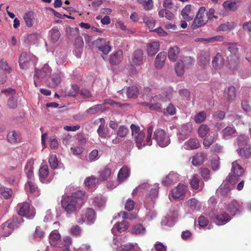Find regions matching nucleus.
I'll return each instance as SVG.
<instances>
[{
    "label": "nucleus",
    "instance_id": "1",
    "mask_svg": "<svg viewBox=\"0 0 251 251\" xmlns=\"http://www.w3.org/2000/svg\"><path fill=\"white\" fill-rule=\"evenodd\" d=\"M131 135L135 143L136 146L138 149H141L146 146L152 145L151 136L153 127L150 126L147 128V136L145 138V134L143 130H141L138 126L131 124L130 126Z\"/></svg>",
    "mask_w": 251,
    "mask_h": 251
},
{
    "label": "nucleus",
    "instance_id": "2",
    "mask_svg": "<svg viewBox=\"0 0 251 251\" xmlns=\"http://www.w3.org/2000/svg\"><path fill=\"white\" fill-rule=\"evenodd\" d=\"M85 192L77 191L70 196H65L61 200V206L68 214L74 212L77 207L81 206L84 202Z\"/></svg>",
    "mask_w": 251,
    "mask_h": 251
},
{
    "label": "nucleus",
    "instance_id": "3",
    "mask_svg": "<svg viewBox=\"0 0 251 251\" xmlns=\"http://www.w3.org/2000/svg\"><path fill=\"white\" fill-rule=\"evenodd\" d=\"M205 8L204 7L200 8L196 18L191 25L192 29H196L201 26L206 24L208 20H212L213 18L217 19L218 17L214 15L215 10L210 8L207 12V17H204Z\"/></svg>",
    "mask_w": 251,
    "mask_h": 251
},
{
    "label": "nucleus",
    "instance_id": "4",
    "mask_svg": "<svg viewBox=\"0 0 251 251\" xmlns=\"http://www.w3.org/2000/svg\"><path fill=\"white\" fill-rule=\"evenodd\" d=\"M208 216L218 226L224 225L231 219L230 216L226 211H222L216 212L214 209H212L209 212Z\"/></svg>",
    "mask_w": 251,
    "mask_h": 251
},
{
    "label": "nucleus",
    "instance_id": "5",
    "mask_svg": "<svg viewBox=\"0 0 251 251\" xmlns=\"http://www.w3.org/2000/svg\"><path fill=\"white\" fill-rule=\"evenodd\" d=\"M37 58L33 54L22 52L19 58V63L21 69L27 70L31 66L35 65Z\"/></svg>",
    "mask_w": 251,
    "mask_h": 251
},
{
    "label": "nucleus",
    "instance_id": "6",
    "mask_svg": "<svg viewBox=\"0 0 251 251\" xmlns=\"http://www.w3.org/2000/svg\"><path fill=\"white\" fill-rule=\"evenodd\" d=\"M19 216L25 217L27 219H32L35 215L34 207L27 202L19 203L17 206Z\"/></svg>",
    "mask_w": 251,
    "mask_h": 251
},
{
    "label": "nucleus",
    "instance_id": "7",
    "mask_svg": "<svg viewBox=\"0 0 251 251\" xmlns=\"http://www.w3.org/2000/svg\"><path fill=\"white\" fill-rule=\"evenodd\" d=\"M193 133V125L191 123H187L182 125L177 129L176 136L179 143L183 142L190 136Z\"/></svg>",
    "mask_w": 251,
    "mask_h": 251
},
{
    "label": "nucleus",
    "instance_id": "8",
    "mask_svg": "<svg viewBox=\"0 0 251 251\" xmlns=\"http://www.w3.org/2000/svg\"><path fill=\"white\" fill-rule=\"evenodd\" d=\"M153 138L157 144L162 148L167 147L171 142L169 135L162 129H157L155 130Z\"/></svg>",
    "mask_w": 251,
    "mask_h": 251
},
{
    "label": "nucleus",
    "instance_id": "9",
    "mask_svg": "<svg viewBox=\"0 0 251 251\" xmlns=\"http://www.w3.org/2000/svg\"><path fill=\"white\" fill-rule=\"evenodd\" d=\"M96 219V215L95 211L92 208H88L84 215L77 219V222L82 224L84 223L88 225L93 224Z\"/></svg>",
    "mask_w": 251,
    "mask_h": 251
},
{
    "label": "nucleus",
    "instance_id": "10",
    "mask_svg": "<svg viewBox=\"0 0 251 251\" xmlns=\"http://www.w3.org/2000/svg\"><path fill=\"white\" fill-rule=\"evenodd\" d=\"M1 93L10 97L7 101L9 108L15 109L17 107V99L15 90L11 88L5 89H2Z\"/></svg>",
    "mask_w": 251,
    "mask_h": 251
},
{
    "label": "nucleus",
    "instance_id": "11",
    "mask_svg": "<svg viewBox=\"0 0 251 251\" xmlns=\"http://www.w3.org/2000/svg\"><path fill=\"white\" fill-rule=\"evenodd\" d=\"M227 210L232 216L241 213L243 210V203L236 200H232L226 206Z\"/></svg>",
    "mask_w": 251,
    "mask_h": 251
},
{
    "label": "nucleus",
    "instance_id": "12",
    "mask_svg": "<svg viewBox=\"0 0 251 251\" xmlns=\"http://www.w3.org/2000/svg\"><path fill=\"white\" fill-rule=\"evenodd\" d=\"M187 191V185L179 183L176 187L172 190V196L175 200H183Z\"/></svg>",
    "mask_w": 251,
    "mask_h": 251
},
{
    "label": "nucleus",
    "instance_id": "13",
    "mask_svg": "<svg viewBox=\"0 0 251 251\" xmlns=\"http://www.w3.org/2000/svg\"><path fill=\"white\" fill-rule=\"evenodd\" d=\"M34 72V78L42 79L50 75L51 69L48 64H46L40 69L36 68Z\"/></svg>",
    "mask_w": 251,
    "mask_h": 251
},
{
    "label": "nucleus",
    "instance_id": "14",
    "mask_svg": "<svg viewBox=\"0 0 251 251\" xmlns=\"http://www.w3.org/2000/svg\"><path fill=\"white\" fill-rule=\"evenodd\" d=\"M176 220V213L175 211L170 212L163 218L161 222V224L162 226L171 227L174 225Z\"/></svg>",
    "mask_w": 251,
    "mask_h": 251
},
{
    "label": "nucleus",
    "instance_id": "15",
    "mask_svg": "<svg viewBox=\"0 0 251 251\" xmlns=\"http://www.w3.org/2000/svg\"><path fill=\"white\" fill-rule=\"evenodd\" d=\"M210 54L208 50H202L198 54V63L199 65L205 67L209 64Z\"/></svg>",
    "mask_w": 251,
    "mask_h": 251
},
{
    "label": "nucleus",
    "instance_id": "16",
    "mask_svg": "<svg viewBox=\"0 0 251 251\" xmlns=\"http://www.w3.org/2000/svg\"><path fill=\"white\" fill-rule=\"evenodd\" d=\"M179 176L174 172H170L162 180V184L165 186L170 185L179 181Z\"/></svg>",
    "mask_w": 251,
    "mask_h": 251
},
{
    "label": "nucleus",
    "instance_id": "17",
    "mask_svg": "<svg viewBox=\"0 0 251 251\" xmlns=\"http://www.w3.org/2000/svg\"><path fill=\"white\" fill-rule=\"evenodd\" d=\"M237 131L233 125L227 126L222 130V137L224 139L228 140L236 136Z\"/></svg>",
    "mask_w": 251,
    "mask_h": 251
},
{
    "label": "nucleus",
    "instance_id": "18",
    "mask_svg": "<svg viewBox=\"0 0 251 251\" xmlns=\"http://www.w3.org/2000/svg\"><path fill=\"white\" fill-rule=\"evenodd\" d=\"M25 189L27 193L32 194L35 197H38L40 195L39 190L34 181L28 180L25 185Z\"/></svg>",
    "mask_w": 251,
    "mask_h": 251
},
{
    "label": "nucleus",
    "instance_id": "19",
    "mask_svg": "<svg viewBox=\"0 0 251 251\" xmlns=\"http://www.w3.org/2000/svg\"><path fill=\"white\" fill-rule=\"evenodd\" d=\"M160 44L158 42H152L147 45V52L149 56H154L159 50Z\"/></svg>",
    "mask_w": 251,
    "mask_h": 251
},
{
    "label": "nucleus",
    "instance_id": "20",
    "mask_svg": "<svg viewBox=\"0 0 251 251\" xmlns=\"http://www.w3.org/2000/svg\"><path fill=\"white\" fill-rule=\"evenodd\" d=\"M200 147L199 141L197 138H191L183 144V148L186 150H196Z\"/></svg>",
    "mask_w": 251,
    "mask_h": 251
},
{
    "label": "nucleus",
    "instance_id": "21",
    "mask_svg": "<svg viewBox=\"0 0 251 251\" xmlns=\"http://www.w3.org/2000/svg\"><path fill=\"white\" fill-rule=\"evenodd\" d=\"M132 61L135 65H141L144 60L143 51L141 50H137L133 53Z\"/></svg>",
    "mask_w": 251,
    "mask_h": 251
},
{
    "label": "nucleus",
    "instance_id": "22",
    "mask_svg": "<svg viewBox=\"0 0 251 251\" xmlns=\"http://www.w3.org/2000/svg\"><path fill=\"white\" fill-rule=\"evenodd\" d=\"M166 56L165 52H160L156 56L154 61L155 67L157 69H161L164 65Z\"/></svg>",
    "mask_w": 251,
    "mask_h": 251
},
{
    "label": "nucleus",
    "instance_id": "23",
    "mask_svg": "<svg viewBox=\"0 0 251 251\" xmlns=\"http://www.w3.org/2000/svg\"><path fill=\"white\" fill-rule=\"evenodd\" d=\"M122 51L119 50L111 55L109 60V63L112 65H118L122 61Z\"/></svg>",
    "mask_w": 251,
    "mask_h": 251
},
{
    "label": "nucleus",
    "instance_id": "24",
    "mask_svg": "<svg viewBox=\"0 0 251 251\" xmlns=\"http://www.w3.org/2000/svg\"><path fill=\"white\" fill-rule=\"evenodd\" d=\"M49 169L47 165L41 166L39 170V178L42 183H49L50 180H47L46 177L49 175Z\"/></svg>",
    "mask_w": 251,
    "mask_h": 251
},
{
    "label": "nucleus",
    "instance_id": "25",
    "mask_svg": "<svg viewBox=\"0 0 251 251\" xmlns=\"http://www.w3.org/2000/svg\"><path fill=\"white\" fill-rule=\"evenodd\" d=\"M130 171L126 167H123L119 171L117 180L120 183L124 182L129 176Z\"/></svg>",
    "mask_w": 251,
    "mask_h": 251
},
{
    "label": "nucleus",
    "instance_id": "26",
    "mask_svg": "<svg viewBox=\"0 0 251 251\" xmlns=\"http://www.w3.org/2000/svg\"><path fill=\"white\" fill-rule=\"evenodd\" d=\"M7 138L8 141L12 144H15L21 141L20 134L16 130L9 131L7 134Z\"/></svg>",
    "mask_w": 251,
    "mask_h": 251
},
{
    "label": "nucleus",
    "instance_id": "27",
    "mask_svg": "<svg viewBox=\"0 0 251 251\" xmlns=\"http://www.w3.org/2000/svg\"><path fill=\"white\" fill-rule=\"evenodd\" d=\"M206 155L204 152H199L193 157L192 163L195 166L201 165L206 158Z\"/></svg>",
    "mask_w": 251,
    "mask_h": 251
},
{
    "label": "nucleus",
    "instance_id": "28",
    "mask_svg": "<svg viewBox=\"0 0 251 251\" xmlns=\"http://www.w3.org/2000/svg\"><path fill=\"white\" fill-rule=\"evenodd\" d=\"M237 153L242 157L248 158L251 156V148L249 145L239 147L237 150Z\"/></svg>",
    "mask_w": 251,
    "mask_h": 251
},
{
    "label": "nucleus",
    "instance_id": "29",
    "mask_svg": "<svg viewBox=\"0 0 251 251\" xmlns=\"http://www.w3.org/2000/svg\"><path fill=\"white\" fill-rule=\"evenodd\" d=\"M179 49L177 46L171 47L168 50V58L171 61H176L179 53Z\"/></svg>",
    "mask_w": 251,
    "mask_h": 251
},
{
    "label": "nucleus",
    "instance_id": "30",
    "mask_svg": "<svg viewBox=\"0 0 251 251\" xmlns=\"http://www.w3.org/2000/svg\"><path fill=\"white\" fill-rule=\"evenodd\" d=\"M224 64V59L220 53H217L212 61L213 67L215 69H219Z\"/></svg>",
    "mask_w": 251,
    "mask_h": 251
},
{
    "label": "nucleus",
    "instance_id": "31",
    "mask_svg": "<svg viewBox=\"0 0 251 251\" xmlns=\"http://www.w3.org/2000/svg\"><path fill=\"white\" fill-rule=\"evenodd\" d=\"M146 232L145 227L141 224H138L132 227L131 233L137 235H144Z\"/></svg>",
    "mask_w": 251,
    "mask_h": 251
},
{
    "label": "nucleus",
    "instance_id": "32",
    "mask_svg": "<svg viewBox=\"0 0 251 251\" xmlns=\"http://www.w3.org/2000/svg\"><path fill=\"white\" fill-rule=\"evenodd\" d=\"M225 95L228 101H232L234 100L236 97L235 88L234 86L229 87Z\"/></svg>",
    "mask_w": 251,
    "mask_h": 251
},
{
    "label": "nucleus",
    "instance_id": "33",
    "mask_svg": "<svg viewBox=\"0 0 251 251\" xmlns=\"http://www.w3.org/2000/svg\"><path fill=\"white\" fill-rule=\"evenodd\" d=\"M223 6L226 10L228 11H235L238 7L236 2L230 0H227L224 2Z\"/></svg>",
    "mask_w": 251,
    "mask_h": 251
},
{
    "label": "nucleus",
    "instance_id": "34",
    "mask_svg": "<svg viewBox=\"0 0 251 251\" xmlns=\"http://www.w3.org/2000/svg\"><path fill=\"white\" fill-rule=\"evenodd\" d=\"M188 206L192 210H200L201 208V204L197 200L192 198L187 202Z\"/></svg>",
    "mask_w": 251,
    "mask_h": 251
},
{
    "label": "nucleus",
    "instance_id": "35",
    "mask_svg": "<svg viewBox=\"0 0 251 251\" xmlns=\"http://www.w3.org/2000/svg\"><path fill=\"white\" fill-rule=\"evenodd\" d=\"M67 53L65 51L56 52L55 56L56 62L58 65H63L67 60Z\"/></svg>",
    "mask_w": 251,
    "mask_h": 251
},
{
    "label": "nucleus",
    "instance_id": "36",
    "mask_svg": "<svg viewBox=\"0 0 251 251\" xmlns=\"http://www.w3.org/2000/svg\"><path fill=\"white\" fill-rule=\"evenodd\" d=\"M232 171L237 176H241L244 172L243 168L238 163V160H236L232 163Z\"/></svg>",
    "mask_w": 251,
    "mask_h": 251
},
{
    "label": "nucleus",
    "instance_id": "37",
    "mask_svg": "<svg viewBox=\"0 0 251 251\" xmlns=\"http://www.w3.org/2000/svg\"><path fill=\"white\" fill-rule=\"evenodd\" d=\"M34 19V13L33 11H29L25 13L24 16V19L25 24L28 27L33 26V20Z\"/></svg>",
    "mask_w": 251,
    "mask_h": 251
},
{
    "label": "nucleus",
    "instance_id": "38",
    "mask_svg": "<svg viewBox=\"0 0 251 251\" xmlns=\"http://www.w3.org/2000/svg\"><path fill=\"white\" fill-rule=\"evenodd\" d=\"M105 109L104 104H100L90 107L86 111V112L90 114H94L100 111H103Z\"/></svg>",
    "mask_w": 251,
    "mask_h": 251
},
{
    "label": "nucleus",
    "instance_id": "39",
    "mask_svg": "<svg viewBox=\"0 0 251 251\" xmlns=\"http://www.w3.org/2000/svg\"><path fill=\"white\" fill-rule=\"evenodd\" d=\"M158 16L160 18L165 17L167 20L170 21L175 18L174 14L167 9H161L158 12Z\"/></svg>",
    "mask_w": 251,
    "mask_h": 251
},
{
    "label": "nucleus",
    "instance_id": "40",
    "mask_svg": "<svg viewBox=\"0 0 251 251\" xmlns=\"http://www.w3.org/2000/svg\"><path fill=\"white\" fill-rule=\"evenodd\" d=\"M129 131V129L126 126L121 125L117 130L116 134L120 138H125L128 134Z\"/></svg>",
    "mask_w": 251,
    "mask_h": 251
},
{
    "label": "nucleus",
    "instance_id": "41",
    "mask_svg": "<svg viewBox=\"0 0 251 251\" xmlns=\"http://www.w3.org/2000/svg\"><path fill=\"white\" fill-rule=\"evenodd\" d=\"M33 166L30 163H28L25 166V172L26 174V176L28 178V180H34V175H33Z\"/></svg>",
    "mask_w": 251,
    "mask_h": 251
},
{
    "label": "nucleus",
    "instance_id": "42",
    "mask_svg": "<svg viewBox=\"0 0 251 251\" xmlns=\"http://www.w3.org/2000/svg\"><path fill=\"white\" fill-rule=\"evenodd\" d=\"M105 201L103 199L100 197H97L94 198L93 201V205L95 207H97L98 208L101 210L105 206Z\"/></svg>",
    "mask_w": 251,
    "mask_h": 251
},
{
    "label": "nucleus",
    "instance_id": "43",
    "mask_svg": "<svg viewBox=\"0 0 251 251\" xmlns=\"http://www.w3.org/2000/svg\"><path fill=\"white\" fill-rule=\"evenodd\" d=\"M173 89L170 87L163 89L161 93V96L163 97V100L167 101L170 100L173 96Z\"/></svg>",
    "mask_w": 251,
    "mask_h": 251
},
{
    "label": "nucleus",
    "instance_id": "44",
    "mask_svg": "<svg viewBox=\"0 0 251 251\" xmlns=\"http://www.w3.org/2000/svg\"><path fill=\"white\" fill-rule=\"evenodd\" d=\"M49 33L51 41L53 43L57 42L60 36V33L58 28L56 26L53 27L50 30Z\"/></svg>",
    "mask_w": 251,
    "mask_h": 251
},
{
    "label": "nucleus",
    "instance_id": "45",
    "mask_svg": "<svg viewBox=\"0 0 251 251\" xmlns=\"http://www.w3.org/2000/svg\"><path fill=\"white\" fill-rule=\"evenodd\" d=\"M111 174V169L107 166L104 167L100 172V180L105 181L108 179Z\"/></svg>",
    "mask_w": 251,
    "mask_h": 251
},
{
    "label": "nucleus",
    "instance_id": "46",
    "mask_svg": "<svg viewBox=\"0 0 251 251\" xmlns=\"http://www.w3.org/2000/svg\"><path fill=\"white\" fill-rule=\"evenodd\" d=\"M223 46L227 48V50L232 54H236L238 51V49L237 47L236 44L230 43V42H224L223 43Z\"/></svg>",
    "mask_w": 251,
    "mask_h": 251
},
{
    "label": "nucleus",
    "instance_id": "47",
    "mask_svg": "<svg viewBox=\"0 0 251 251\" xmlns=\"http://www.w3.org/2000/svg\"><path fill=\"white\" fill-rule=\"evenodd\" d=\"M138 3L141 4L146 11L151 10L153 6L152 0H137Z\"/></svg>",
    "mask_w": 251,
    "mask_h": 251
},
{
    "label": "nucleus",
    "instance_id": "48",
    "mask_svg": "<svg viewBox=\"0 0 251 251\" xmlns=\"http://www.w3.org/2000/svg\"><path fill=\"white\" fill-rule=\"evenodd\" d=\"M190 12L191 5L187 4L183 8L181 12L183 19L188 21L191 20L192 18L189 15Z\"/></svg>",
    "mask_w": 251,
    "mask_h": 251
},
{
    "label": "nucleus",
    "instance_id": "49",
    "mask_svg": "<svg viewBox=\"0 0 251 251\" xmlns=\"http://www.w3.org/2000/svg\"><path fill=\"white\" fill-rule=\"evenodd\" d=\"M127 96L130 98H136L138 94V89L136 86L129 87L126 88Z\"/></svg>",
    "mask_w": 251,
    "mask_h": 251
},
{
    "label": "nucleus",
    "instance_id": "50",
    "mask_svg": "<svg viewBox=\"0 0 251 251\" xmlns=\"http://www.w3.org/2000/svg\"><path fill=\"white\" fill-rule=\"evenodd\" d=\"M12 193V190L10 188L3 186L0 187V195L5 199L10 198Z\"/></svg>",
    "mask_w": 251,
    "mask_h": 251
},
{
    "label": "nucleus",
    "instance_id": "51",
    "mask_svg": "<svg viewBox=\"0 0 251 251\" xmlns=\"http://www.w3.org/2000/svg\"><path fill=\"white\" fill-rule=\"evenodd\" d=\"M175 71L177 75L182 76L184 73V64L182 60H179L176 66Z\"/></svg>",
    "mask_w": 251,
    "mask_h": 251
},
{
    "label": "nucleus",
    "instance_id": "52",
    "mask_svg": "<svg viewBox=\"0 0 251 251\" xmlns=\"http://www.w3.org/2000/svg\"><path fill=\"white\" fill-rule=\"evenodd\" d=\"M117 230L120 232H122L128 229L129 226L128 223L126 221H123L120 223L115 225Z\"/></svg>",
    "mask_w": 251,
    "mask_h": 251
},
{
    "label": "nucleus",
    "instance_id": "53",
    "mask_svg": "<svg viewBox=\"0 0 251 251\" xmlns=\"http://www.w3.org/2000/svg\"><path fill=\"white\" fill-rule=\"evenodd\" d=\"M49 163L50 167L52 169H56L58 168V161L57 160L56 155L52 154L50 155L49 158Z\"/></svg>",
    "mask_w": 251,
    "mask_h": 251
},
{
    "label": "nucleus",
    "instance_id": "54",
    "mask_svg": "<svg viewBox=\"0 0 251 251\" xmlns=\"http://www.w3.org/2000/svg\"><path fill=\"white\" fill-rule=\"evenodd\" d=\"M209 131V128L206 125H201L198 129L199 136L204 137Z\"/></svg>",
    "mask_w": 251,
    "mask_h": 251
},
{
    "label": "nucleus",
    "instance_id": "55",
    "mask_svg": "<svg viewBox=\"0 0 251 251\" xmlns=\"http://www.w3.org/2000/svg\"><path fill=\"white\" fill-rule=\"evenodd\" d=\"M60 238V234L56 231H52L50 233L49 242L52 246H55V242L58 241Z\"/></svg>",
    "mask_w": 251,
    "mask_h": 251
},
{
    "label": "nucleus",
    "instance_id": "56",
    "mask_svg": "<svg viewBox=\"0 0 251 251\" xmlns=\"http://www.w3.org/2000/svg\"><path fill=\"white\" fill-rule=\"evenodd\" d=\"M143 21L149 27V28L152 29L155 26V20L152 18H149L147 16H145L143 18Z\"/></svg>",
    "mask_w": 251,
    "mask_h": 251
},
{
    "label": "nucleus",
    "instance_id": "57",
    "mask_svg": "<svg viewBox=\"0 0 251 251\" xmlns=\"http://www.w3.org/2000/svg\"><path fill=\"white\" fill-rule=\"evenodd\" d=\"M0 71H4L7 73H10L12 71L11 68L8 65L7 61L4 59H1L0 60Z\"/></svg>",
    "mask_w": 251,
    "mask_h": 251
},
{
    "label": "nucleus",
    "instance_id": "58",
    "mask_svg": "<svg viewBox=\"0 0 251 251\" xmlns=\"http://www.w3.org/2000/svg\"><path fill=\"white\" fill-rule=\"evenodd\" d=\"M141 104L144 106H148L149 107L150 109L151 110H155L158 111H161L162 110L161 105L160 103H155L149 104L147 102H141Z\"/></svg>",
    "mask_w": 251,
    "mask_h": 251
},
{
    "label": "nucleus",
    "instance_id": "59",
    "mask_svg": "<svg viewBox=\"0 0 251 251\" xmlns=\"http://www.w3.org/2000/svg\"><path fill=\"white\" fill-rule=\"evenodd\" d=\"M237 145L239 147L248 145V138L245 135L241 134L239 135L236 139Z\"/></svg>",
    "mask_w": 251,
    "mask_h": 251
},
{
    "label": "nucleus",
    "instance_id": "60",
    "mask_svg": "<svg viewBox=\"0 0 251 251\" xmlns=\"http://www.w3.org/2000/svg\"><path fill=\"white\" fill-rule=\"evenodd\" d=\"M233 27L234 25L232 23L226 22L220 25L218 29L219 31H226L231 30Z\"/></svg>",
    "mask_w": 251,
    "mask_h": 251
},
{
    "label": "nucleus",
    "instance_id": "61",
    "mask_svg": "<svg viewBox=\"0 0 251 251\" xmlns=\"http://www.w3.org/2000/svg\"><path fill=\"white\" fill-rule=\"evenodd\" d=\"M21 216H14L12 219L9 220L12 223L15 228L19 227V225L24 222V220Z\"/></svg>",
    "mask_w": 251,
    "mask_h": 251
},
{
    "label": "nucleus",
    "instance_id": "62",
    "mask_svg": "<svg viewBox=\"0 0 251 251\" xmlns=\"http://www.w3.org/2000/svg\"><path fill=\"white\" fill-rule=\"evenodd\" d=\"M50 84L53 87H55L61 82V77L58 74L53 75L50 78Z\"/></svg>",
    "mask_w": 251,
    "mask_h": 251
},
{
    "label": "nucleus",
    "instance_id": "63",
    "mask_svg": "<svg viewBox=\"0 0 251 251\" xmlns=\"http://www.w3.org/2000/svg\"><path fill=\"white\" fill-rule=\"evenodd\" d=\"M97 181V179L93 176L88 177L85 179L84 183L86 186L91 188L95 185Z\"/></svg>",
    "mask_w": 251,
    "mask_h": 251
},
{
    "label": "nucleus",
    "instance_id": "64",
    "mask_svg": "<svg viewBox=\"0 0 251 251\" xmlns=\"http://www.w3.org/2000/svg\"><path fill=\"white\" fill-rule=\"evenodd\" d=\"M99 50L101 51L103 54L107 55L111 50V47L109 45V42L105 43V44L99 47Z\"/></svg>",
    "mask_w": 251,
    "mask_h": 251
}]
</instances>
